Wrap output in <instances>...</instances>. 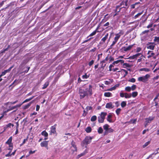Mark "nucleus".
<instances>
[{
    "label": "nucleus",
    "mask_w": 159,
    "mask_h": 159,
    "mask_svg": "<svg viewBox=\"0 0 159 159\" xmlns=\"http://www.w3.org/2000/svg\"><path fill=\"white\" fill-rule=\"evenodd\" d=\"M131 97V94H128L127 93H125V98H129Z\"/></svg>",
    "instance_id": "nucleus-28"
},
{
    "label": "nucleus",
    "mask_w": 159,
    "mask_h": 159,
    "mask_svg": "<svg viewBox=\"0 0 159 159\" xmlns=\"http://www.w3.org/2000/svg\"><path fill=\"white\" fill-rule=\"evenodd\" d=\"M121 109L120 108H118L116 110V113L117 115H119L120 111H121Z\"/></svg>",
    "instance_id": "nucleus-40"
},
{
    "label": "nucleus",
    "mask_w": 159,
    "mask_h": 159,
    "mask_svg": "<svg viewBox=\"0 0 159 159\" xmlns=\"http://www.w3.org/2000/svg\"><path fill=\"white\" fill-rule=\"evenodd\" d=\"M136 52H140L142 50V48L140 47H138L136 48Z\"/></svg>",
    "instance_id": "nucleus-41"
},
{
    "label": "nucleus",
    "mask_w": 159,
    "mask_h": 159,
    "mask_svg": "<svg viewBox=\"0 0 159 159\" xmlns=\"http://www.w3.org/2000/svg\"><path fill=\"white\" fill-rule=\"evenodd\" d=\"M96 49H97V48H94L93 49L91 50L89 52H94L96 51Z\"/></svg>",
    "instance_id": "nucleus-49"
},
{
    "label": "nucleus",
    "mask_w": 159,
    "mask_h": 159,
    "mask_svg": "<svg viewBox=\"0 0 159 159\" xmlns=\"http://www.w3.org/2000/svg\"><path fill=\"white\" fill-rule=\"evenodd\" d=\"M150 70L149 69L147 68H141L139 70V71H144L146 72H149Z\"/></svg>",
    "instance_id": "nucleus-25"
},
{
    "label": "nucleus",
    "mask_w": 159,
    "mask_h": 159,
    "mask_svg": "<svg viewBox=\"0 0 159 159\" xmlns=\"http://www.w3.org/2000/svg\"><path fill=\"white\" fill-rule=\"evenodd\" d=\"M134 45L135 44H133L129 45L128 47H122L121 49L124 51L127 52L130 50Z\"/></svg>",
    "instance_id": "nucleus-8"
},
{
    "label": "nucleus",
    "mask_w": 159,
    "mask_h": 159,
    "mask_svg": "<svg viewBox=\"0 0 159 159\" xmlns=\"http://www.w3.org/2000/svg\"><path fill=\"white\" fill-rule=\"evenodd\" d=\"M87 152V149H86L85 150L83 153H81L78 156L79 157H80L82 156H84L85 154Z\"/></svg>",
    "instance_id": "nucleus-19"
},
{
    "label": "nucleus",
    "mask_w": 159,
    "mask_h": 159,
    "mask_svg": "<svg viewBox=\"0 0 159 159\" xmlns=\"http://www.w3.org/2000/svg\"><path fill=\"white\" fill-rule=\"evenodd\" d=\"M41 134L45 137H47L48 135V133L45 131H43L41 133Z\"/></svg>",
    "instance_id": "nucleus-24"
},
{
    "label": "nucleus",
    "mask_w": 159,
    "mask_h": 159,
    "mask_svg": "<svg viewBox=\"0 0 159 159\" xmlns=\"http://www.w3.org/2000/svg\"><path fill=\"white\" fill-rule=\"evenodd\" d=\"M149 30H145V31H143L142 33V34H147L149 32Z\"/></svg>",
    "instance_id": "nucleus-51"
},
{
    "label": "nucleus",
    "mask_w": 159,
    "mask_h": 159,
    "mask_svg": "<svg viewBox=\"0 0 159 159\" xmlns=\"http://www.w3.org/2000/svg\"><path fill=\"white\" fill-rule=\"evenodd\" d=\"M109 126L107 124L103 126V129L105 130H107L108 129Z\"/></svg>",
    "instance_id": "nucleus-32"
},
{
    "label": "nucleus",
    "mask_w": 159,
    "mask_h": 159,
    "mask_svg": "<svg viewBox=\"0 0 159 159\" xmlns=\"http://www.w3.org/2000/svg\"><path fill=\"white\" fill-rule=\"evenodd\" d=\"M152 24H151L148 25L147 27L148 28H150L152 27Z\"/></svg>",
    "instance_id": "nucleus-62"
},
{
    "label": "nucleus",
    "mask_w": 159,
    "mask_h": 159,
    "mask_svg": "<svg viewBox=\"0 0 159 159\" xmlns=\"http://www.w3.org/2000/svg\"><path fill=\"white\" fill-rule=\"evenodd\" d=\"M154 119V117H149L148 118L145 119L146 121H145V126L148 125V123H150L151 121Z\"/></svg>",
    "instance_id": "nucleus-10"
},
{
    "label": "nucleus",
    "mask_w": 159,
    "mask_h": 159,
    "mask_svg": "<svg viewBox=\"0 0 159 159\" xmlns=\"http://www.w3.org/2000/svg\"><path fill=\"white\" fill-rule=\"evenodd\" d=\"M13 67V66H11V67H10L8 69L6 70H5L4 71H5L6 73H7L8 72L10 71V70H11V69Z\"/></svg>",
    "instance_id": "nucleus-42"
},
{
    "label": "nucleus",
    "mask_w": 159,
    "mask_h": 159,
    "mask_svg": "<svg viewBox=\"0 0 159 159\" xmlns=\"http://www.w3.org/2000/svg\"><path fill=\"white\" fill-rule=\"evenodd\" d=\"M104 95L105 97H109L111 96V94L110 92H106L104 93Z\"/></svg>",
    "instance_id": "nucleus-26"
},
{
    "label": "nucleus",
    "mask_w": 159,
    "mask_h": 159,
    "mask_svg": "<svg viewBox=\"0 0 159 159\" xmlns=\"http://www.w3.org/2000/svg\"><path fill=\"white\" fill-rule=\"evenodd\" d=\"M89 77V76L87 75L86 74H85V75H83L82 76V78L83 79H87Z\"/></svg>",
    "instance_id": "nucleus-48"
},
{
    "label": "nucleus",
    "mask_w": 159,
    "mask_h": 159,
    "mask_svg": "<svg viewBox=\"0 0 159 159\" xmlns=\"http://www.w3.org/2000/svg\"><path fill=\"white\" fill-rule=\"evenodd\" d=\"M135 80H136L134 78H132L131 79L129 80V81L131 82H132V83H134V82H135Z\"/></svg>",
    "instance_id": "nucleus-47"
},
{
    "label": "nucleus",
    "mask_w": 159,
    "mask_h": 159,
    "mask_svg": "<svg viewBox=\"0 0 159 159\" xmlns=\"http://www.w3.org/2000/svg\"><path fill=\"white\" fill-rule=\"evenodd\" d=\"M125 93H120V96L121 97H125Z\"/></svg>",
    "instance_id": "nucleus-56"
},
{
    "label": "nucleus",
    "mask_w": 159,
    "mask_h": 159,
    "mask_svg": "<svg viewBox=\"0 0 159 159\" xmlns=\"http://www.w3.org/2000/svg\"><path fill=\"white\" fill-rule=\"evenodd\" d=\"M150 143V141H148L144 145H143V148H145Z\"/></svg>",
    "instance_id": "nucleus-44"
},
{
    "label": "nucleus",
    "mask_w": 159,
    "mask_h": 159,
    "mask_svg": "<svg viewBox=\"0 0 159 159\" xmlns=\"http://www.w3.org/2000/svg\"><path fill=\"white\" fill-rule=\"evenodd\" d=\"M20 106V105H16V106H14V107H9V108L7 110V111H9L13 110V109H15V108H16L17 107H18Z\"/></svg>",
    "instance_id": "nucleus-16"
},
{
    "label": "nucleus",
    "mask_w": 159,
    "mask_h": 159,
    "mask_svg": "<svg viewBox=\"0 0 159 159\" xmlns=\"http://www.w3.org/2000/svg\"><path fill=\"white\" fill-rule=\"evenodd\" d=\"M51 132L53 134H55L56 133V127L54 126L51 127Z\"/></svg>",
    "instance_id": "nucleus-18"
},
{
    "label": "nucleus",
    "mask_w": 159,
    "mask_h": 159,
    "mask_svg": "<svg viewBox=\"0 0 159 159\" xmlns=\"http://www.w3.org/2000/svg\"><path fill=\"white\" fill-rule=\"evenodd\" d=\"M34 97L33 96V97H32L30 98L29 99H26L23 102V103L29 102V101L32 100L34 98Z\"/></svg>",
    "instance_id": "nucleus-43"
},
{
    "label": "nucleus",
    "mask_w": 159,
    "mask_h": 159,
    "mask_svg": "<svg viewBox=\"0 0 159 159\" xmlns=\"http://www.w3.org/2000/svg\"><path fill=\"white\" fill-rule=\"evenodd\" d=\"M143 57H144L142 55V54L141 53H138L133 55L132 56L129 57L128 58L130 59H138V60H142Z\"/></svg>",
    "instance_id": "nucleus-3"
},
{
    "label": "nucleus",
    "mask_w": 159,
    "mask_h": 159,
    "mask_svg": "<svg viewBox=\"0 0 159 159\" xmlns=\"http://www.w3.org/2000/svg\"><path fill=\"white\" fill-rule=\"evenodd\" d=\"M150 77V75L148 74L146 75L145 76L139 77L138 78V80L139 81L145 82L148 80V79Z\"/></svg>",
    "instance_id": "nucleus-5"
},
{
    "label": "nucleus",
    "mask_w": 159,
    "mask_h": 159,
    "mask_svg": "<svg viewBox=\"0 0 159 159\" xmlns=\"http://www.w3.org/2000/svg\"><path fill=\"white\" fill-rule=\"evenodd\" d=\"M108 132L109 133L112 132L113 131V129L111 128H109L108 129H107Z\"/></svg>",
    "instance_id": "nucleus-50"
},
{
    "label": "nucleus",
    "mask_w": 159,
    "mask_h": 159,
    "mask_svg": "<svg viewBox=\"0 0 159 159\" xmlns=\"http://www.w3.org/2000/svg\"><path fill=\"white\" fill-rule=\"evenodd\" d=\"M100 64L101 66V68H102L103 69L104 67L106 65V64L105 63V60H103L101 61L100 62Z\"/></svg>",
    "instance_id": "nucleus-15"
},
{
    "label": "nucleus",
    "mask_w": 159,
    "mask_h": 159,
    "mask_svg": "<svg viewBox=\"0 0 159 159\" xmlns=\"http://www.w3.org/2000/svg\"><path fill=\"white\" fill-rule=\"evenodd\" d=\"M4 1H3L1 2L0 3V7H1L2 6V5H3L4 3Z\"/></svg>",
    "instance_id": "nucleus-63"
},
{
    "label": "nucleus",
    "mask_w": 159,
    "mask_h": 159,
    "mask_svg": "<svg viewBox=\"0 0 159 159\" xmlns=\"http://www.w3.org/2000/svg\"><path fill=\"white\" fill-rule=\"evenodd\" d=\"M124 34V31L122 30H121L118 33L115 34L116 36L114 38V40L110 46L111 48H112L116 43L120 37L123 35Z\"/></svg>",
    "instance_id": "nucleus-2"
},
{
    "label": "nucleus",
    "mask_w": 159,
    "mask_h": 159,
    "mask_svg": "<svg viewBox=\"0 0 159 159\" xmlns=\"http://www.w3.org/2000/svg\"><path fill=\"white\" fill-rule=\"evenodd\" d=\"M126 105V102L125 101H123L121 103V106L123 108L125 107Z\"/></svg>",
    "instance_id": "nucleus-30"
},
{
    "label": "nucleus",
    "mask_w": 159,
    "mask_h": 159,
    "mask_svg": "<svg viewBox=\"0 0 159 159\" xmlns=\"http://www.w3.org/2000/svg\"><path fill=\"white\" fill-rule=\"evenodd\" d=\"M125 90L128 92H130L131 90V88L129 86H127L125 88Z\"/></svg>",
    "instance_id": "nucleus-39"
},
{
    "label": "nucleus",
    "mask_w": 159,
    "mask_h": 159,
    "mask_svg": "<svg viewBox=\"0 0 159 159\" xmlns=\"http://www.w3.org/2000/svg\"><path fill=\"white\" fill-rule=\"evenodd\" d=\"M35 152V151H30L29 152V155L28 156H26V157H27L28 156L30 155V154H33Z\"/></svg>",
    "instance_id": "nucleus-52"
},
{
    "label": "nucleus",
    "mask_w": 159,
    "mask_h": 159,
    "mask_svg": "<svg viewBox=\"0 0 159 159\" xmlns=\"http://www.w3.org/2000/svg\"><path fill=\"white\" fill-rule=\"evenodd\" d=\"M97 32V31L95 30L92 33L90 34L88 37L92 36L95 35Z\"/></svg>",
    "instance_id": "nucleus-35"
},
{
    "label": "nucleus",
    "mask_w": 159,
    "mask_h": 159,
    "mask_svg": "<svg viewBox=\"0 0 159 159\" xmlns=\"http://www.w3.org/2000/svg\"><path fill=\"white\" fill-rule=\"evenodd\" d=\"M79 92L80 99L84 98L86 96H88V94L87 93V91H84L82 89H79Z\"/></svg>",
    "instance_id": "nucleus-4"
},
{
    "label": "nucleus",
    "mask_w": 159,
    "mask_h": 159,
    "mask_svg": "<svg viewBox=\"0 0 159 159\" xmlns=\"http://www.w3.org/2000/svg\"><path fill=\"white\" fill-rule=\"evenodd\" d=\"M97 119V117L95 116H92L91 119V121H95Z\"/></svg>",
    "instance_id": "nucleus-31"
},
{
    "label": "nucleus",
    "mask_w": 159,
    "mask_h": 159,
    "mask_svg": "<svg viewBox=\"0 0 159 159\" xmlns=\"http://www.w3.org/2000/svg\"><path fill=\"white\" fill-rule=\"evenodd\" d=\"M92 109V107H91L88 106L87 107L86 109L87 110V111H88L89 110H90Z\"/></svg>",
    "instance_id": "nucleus-54"
},
{
    "label": "nucleus",
    "mask_w": 159,
    "mask_h": 159,
    "mask_svg": "<svg viewBox=\"0 0 159 159\" xmlns=\"http://www.w3.org/2000/svg\"><path fill=\"white\" fill-rule=\"evenodd\" d=\"M86 91H87L88 95H89L90 96H91L93 93L92 86L89 85V88H87L86 89Z\"/></svg>",
    "instance_id": "nucleus-9"
},
{
    "label": "nucleus",
    "mask_w": 159,
    "mask_h": 159,
    "mask_svg": "<svg viewBox=\"0 0 159 159\" xmlns=\"http://www.w3.org/2000/svg\"><path fill=\"white\" fill-rule=\"evenodd\" d=\"M71 144L72 145V147L73 148H74L75 149L74 151H77V148L76 147V146L75 145V142L73 141H72V142H71Z\"/></svg>",
    "instance_id": "nucleus-21"
},
{
    "label": "nucleus",
    "mask_w": 159,
    "mask_h": 159,
    "mask_svg": "<svg viewBox=\"0 0 159 159\" xmlns=\"http://www.w3.org/2000/svg\"><path fill=\"white\" fill-rule=\"evenodd\" d=\"M100 24H99L98 26L97 27V28H96V30H96V31H97V32H99V31L98 30L99 29V27H100Z\"/></svg>",
    "instance_id": "nucleus-58"
},
{
    "label": "nucleus",
    "mask_w": 159,
    "mask_h": 159,
    "mask_svg": "<svg viewBox=\"0 0 159 159\" xmlns=\"http://www.w3.org/2000/svg\"><path fill=\"white\" fill-rule=\"evenodd\" d=\"M142 13H143V11H142L141 12H140V13H138L137 14H136L134 16V19H136V18L138 17L139 16H140L141 15H142Z\"/></svg>",
    "instance_id": "nucleus-34"
},
{
    "label": "nucleus",
    "mask_w": 159,
    "mask_h": 159,
    "mask_svg": "<svg viewBox=\"0 0 159 159\" xmlns=\"http://www.w3.org/2000/svg\"><path fill=\"white\" fill-rule=\"evenodd\" d=\"M121 9L122 8L119 5L116 6L115 7V9L113 10L115 13V14L113 15V17H115L116 15H118L119 14V12L120 11Z\"/></svg>",
    "instance_id": "nucleus-7"
},
{
    "label": "nucleus",
    "mask_w": 159,
    "mask_h": 159,
    "mask_svg": "<svg viewBox=\"0 0 159 159\" xmlns=\"http://www.w3.org/2000/svg\"><path fill=\"white\" fill-rule=\"evenodd\" d=\"M112 117V116L111 115L109 114L107 116V120L108 121L110 122H112V120L111 118Z\"/></svg>",
    "instance_id": "nucleus-20"
},
{
    "label": "nucleus",
    "mask_w": 159,
    "mask_h": 159,
    "mask_svg": "<svg viewBox=\"0 0 159 159\" xmlns=\"http://www.w3.org/2000/svg\"><path fill=\"white\" fill-rule=\"evenodd\" d=\"M123 66H125L126 67H130V65H129L126 63H124L123 64Z\"/></svg>",
    "instance_id": "nucleus-57"
},
{
    "label": "nucleus",
    "mask_w": 159,
    "mask_h": 159,
    "mask_svg": "<svg viewBox=\"0 0 159 159\" xmlns=\"http://www.w3.org/2000/svg\"><path fill=\"white\" fill-rule=\"evenodd\" d=\"M108 35H109L107 33L105 35V36L101 39V42L100 43L103 44L105 42V41H106V40L108 38Z\"/></svg>",
    "instance_id": "nucleus-12"
},
{
    "label": "nucleus",
    "mask_w": 159,
    "mask_h": 159,
    "mask_svg": "<svg viewBox=\"0 0 159 159\" xmlns=\"http://www.w3.org/2000/svg\"><path fill=\"white\" fill-rule=\"evenodd\" d=\"M107 115V113H106L102 112L101 113V115L100 116L104 119L105 116Z\"/></svg>",
    "instance_id": "nucleus-27"
},
{
    "label": "nucleus",
    "mask_w": 159,
    "mask_h": 159,
    "mask_svg": "<svg viewBox=\"0 0 159 159\" xmlns=\"http://www.w3.org/2000/svg\"><path fill=\"white\" fill-rule=\"evenodd\" d=\"M138 95V92H134L132 93L131 96L133 97H136Z\"/></svg>",
    "instance_id": "nucleus-33"
},
{
    "label": "nucleus",
    "mask_w": 159,
    "mask_h": 159,
    "mask_svg": "<svg viewBox=\"0 0 159 159\" xmlns=\"http://www.w3.org/2000/svg\"><path fill=\"white\" fill-rule=\"evenodd\" d=\"M49 84V83L48 82H46L44 84L42 88V89H46L48 85Z\"/></svg>",
    "instance_id": "nucleus-29"
},
{
    "label": "nucleus",
    "mask_w": 159,
    "mask_h": 159,
    "mask_svg": "<svg viewBox=\"0 0 159 159\" xmlns=\"http://www.w3.org/2000/svg\"><path fill=\"white\" fill-rule=\"evenodd\" d=\"M122 61L123 60H117L116 61L114 62L113 64H117L120 61H121V62H122Z\"/></svg>",
    "instance_id": "nucleus-55"
},
{
    "label": "nucleus",
    "mask_w": 159,
    "mask_h": 159,
    "mask_svg": "<svg viewBox=\"0 0 159 159\" xmlns=\"http://www.w3.org/2000/svg\"><path fill=\"white\" fill-rule=\"evenodd\" d=\"M12 140V137H11L9 139H8V140L6 142V143L8 144H11V141Z\"/></svg>",
    "instance_id": "nucleus-23"
},
{
    "label": "nucleus",
    "mask_w": 159,
    "mask_h": 159,
    "mask_svg": "<svg viewBox=\"0 0 159 159\" xmlns=\"http://www.w3.org/2000/svg\"><path fill=\"white\" fill-rule=\"evenodd\" d=\"M32 103V102H31L28 104L27 105L25 106L24 109H26L28 108L31 105V103Z\"/></svg>",
    "instance_id": "nucleus-37"
},
{
    "label": "nucleus",
    "mask_w": 159,
    "mask_h": 159,
    "mask_svg": "<svg viewBox=\"0 0 159 159\" xmlns=\"http://www.w3.org/2000/svg\"><path fill=\"white\" fill-rule=\"evenodd\" d=\"M93 138L90 136H86L81 143V145L83 148H86L87 145L91 142Z\"/></svg>",
    "instance_id": "nucleus-1"
},
{
    "label": "nucleus",
    "mask_w": 159,
    "mask_h": 159,
    "mask_svg": "<svg viewBox=\"0 0 159 159\" xmlns=\"http://www.w3.org/2000/svg\"><path fill=\"white\" fill-rule=\"evenodd\" d=\"M128 0H124L120 3L119 5L122 8H128L129 7L128 4Z\"/></svg>",
    "instance_id": "nucleus-6"
},
{
    "label": "nucleus",
    "mask_w": 159,
    "mask_h": 159,
    "mask_svg": "<svg viewBox=\"0 0 159 159\" xmlns=\"http://www.w3.org/2000/svg\"><path fill=\"white\" fill-rule=\"evenodd\" d=\"M11 152V151L8 154H6L5 155V156L6 157H9L11 156V155L10 154Z\"/></svg>",
    "instance_id": "nucleus-60"
},
{
    "label": "nucleus",
    "mask_w": 159,
    "mask_h": 159,
    "mask_svg": "<svg viewBox=\"0 0 159 159\" xmlns=\"http://www.w3.org/2000/svg\"><path fill=\"white\" fill-rule=\"evenodd\" d=\"M113 67V66L112 65H111L109 66V71H111L112 70V67Z\"/></svg>",
    "instance_id": "nucleus-61"
},
{
    "label": "nucleus",
    "mask_w": 159,
    "mask_h": 159,
    "mask_svg": "<svg viewBox=\"0 0 159 159\" xmlns=\"http://www.w3.org/2000/svg\"><path fill=\"white\" fill-rule=\"evenodd\" d=\"M93 60H91L89 63V65L90 66H91L93 65Z\"/></svg>",
    "instance_id": "nucleus-64"
},
{
    "label": "nucleus",
    "mask_w": 159,
    "mask_h": 159,
    "mask_svg": "<svg viewBox=\"0 0 159 159\" xmlns=\"http://www.w3.org/2000/svg\"><path fill=\"white\" fill-rule=\"evenodd\" d=\"M104 119L102 117L99 116L98 117V120L99 123H103L104 120Z\"/></svg>",
    "instance_id": "nucleus-17"
},
{
    "label": "nucleus",
    "mask_w": 159,
    "mask_h": 159,
    "mask_svg": "<svg viewBox=\"0 0 159 159\" xmlns=\"http://www.w3.org/2000/svg\"><path fill=\"white\" fill-rule=\"evenodd\" d=\"M103 131V130L101 127H100L98 130V132L99 134H102Z\"/></svg>",
    "instance_id": "nucleus-36"
},
{
    "label": "nucleus",
    "mask_w": 159,
    "mask_h": 159,
    "mask_svg": "<svg viewBox=\"0 0 159 159\" xmlns=\"http://www.w3.org/2000/svg\"><path fill=\"white\" fill-rule=\"evenodd\" d=\"M154 41L155 42H159V37L156 36L154 38Z\"/></svg>",
    "instance_id": "nucleus-38"
},
{
    "label": "nucleus",
    "mask_w": 159,
    "mask_h": 159,
    "mask_svg": "<svg viewBox=\"0 0 159 159\" xmlns=\"http://www.w3.org/2000/svg\"><path fill=\"white\" fill-rule=\"evenodd\" d=\"M124 71V72H125V74L124 75V77H125V76L127 75L128 73V72H127V71L126 70H124V69H122L121 70V71Z\"/></svg>",
    "instance_id": "nucleus-45"
},
{
    "label": "nucleus",
    "mask_w": 159,
    "mask_h": 159,
    "mask_svg": "<svg viewBox=\"0 0 159 159\" xmlns=\"http://www.w3.org/2000/svg\"><path fill=\"white\" fill-rule=\"evenodd\" d=\"M10 47V45H8V47L7 48H5V49H3L2 50V52H5V51H7L8 50V48H9V47Z\"/></svg>",
    "instance_id": "nucleus-53"
},
{
    "label": "nucleus",
    "mask_w": 159,
    "mask_h": 159,
    "mask_svg": "<svg viewBox=\"0 0 159 159\" xmlns=\"http://www.w3.org/2000/svg\"><path fill=\"white\" fill-rule=\"evenodd\" d=\"M48 141H44L40 144L41 146L42 147H45L47 148L48 147Z\"/></svg>",
    "instance_id": "nucleus-13"
},
{
    "label": "nucleus",
    "mask_w": 159,
    "mask_h": 159,
    "mask_svg": "<svg viewBox=\"0 0 159 159\" xmlns=\"http://www.w3.org/2000/svg\"><path fill=\"white\" fill-rule=\"evenodd\" d=\"M106 107L107 108H112L113 107V106L111 102H110L107 103L106 106Z\"/></svg>",
    "instance_id": "nucleus-14"
},
{
    "label": "nucleus",
    "mask_w": 159,
    "mask_h": 159,
    "mask_svg": "<svg viewBox=\"0 0 159 159\" xmlns=\"http://www.w3.org/2000/svg\"><path fill=\"white\" fill-rule=\"evenodd\" d=\"M136 86L135 85H133V86L131 87V90L133 91L136 88Z\"/></svg>",
    "instance_id": "nucleus-46"
},
{
    "label": "nucleus",
    "mask_w": 159,
    "mask_h": 159,
    "mask_svg": "<svg viewBox=\"0 0 159 159\" xmlns=\"http://www.w3.org/2000/svg\"><path fill=\"white\" fill-rule=\"evenodd\" d=\"M85 130L87 133H90L92 129L90 127H88L85 129Z\"/></svg>",
    "instance_id": "nucleus-22"
},
{
    "label": "nucleus",
    "mask_w": 159,
    "mask_h": 159,
    "mask_svg": "<svg viewBox=\"0 0 159 159\" xmlns=\"http://www.w3.org/2000/svg\"><path fill=\"white\" fill-rule=\"evenodd\" d=\"M147 48L151 50H153L155 45L152 43H148L147 44Z\"/></svg>",
    "instance_id": "nucleus-11"
},
{
    "label": "nucleus",
    "mask_w": 159,
    "mask_h": 159,
    "mask_svg": "<svg viewBox=\"0 0 159 159\" xmlns=\"http://www.w3.org/2000/svg\"><path fill=\"white\" fill-rule=\"evenodd\" d=\"M6 73L5 72V71H3L2 72L1 74L0 75L1 76H2L4 75H5L6 74Z\"/></svg>",
    "instance_id": "nucleus-59"
}]
</instances>
